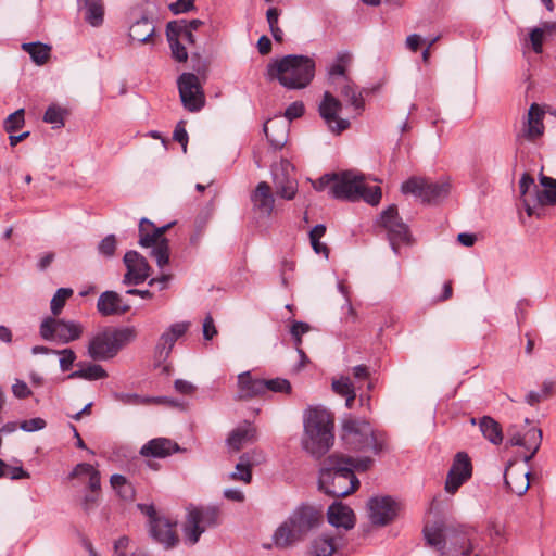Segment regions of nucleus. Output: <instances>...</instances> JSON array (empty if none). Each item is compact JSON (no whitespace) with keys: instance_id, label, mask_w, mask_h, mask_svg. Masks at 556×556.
<instances>
[{"instance_id":"1","label":"nucleus","mask_w":556,"mask_h":556,"mask_svg":"<svg viewBox=\"0 0 556 556\" xmlns=\"http://www.w3.org/2000/svg\"><path fill=\"white\" fill-rule=\"evenodd\" d=\"M323 521V514L309 505L296 507L288 518L279 525L273 534V543L277 548L295 546Z\"/></svg>"},{"instance_id":"2","label":"nucleus","mask_w":556,"mask_h":556,"mask_svg":"<svg viewBox=\"0 0 556 556\" xmlns=\"http://www.w3.org/2000/svg\"><path fill=\"white\" fill-rule=\"evenodd\" d=\"M319 489L334 497L352 494L359 486L353 471V457L330 455L319 471Z\"/></svg>"},{"instance_id":"3","label":"nucleus","mask_w":556,"mask_h":556,"mask_svg":"<svg viewBox=\"0 0 556 556\" xmlns=\"http://www.w3.org/2000/svg\"><path fill=\"white\" fill-rule=\"evenodd\" d=\"M333 419L324 408L306 410L304 416L303 448L314 457L325 455L333 444Z\"/></svg>"},{"instance_id":"4","label":"nucleus","mask_w":556,"mask_h":556,"mask_svg":"<svg viewBox=\"0 0 556 556\" xmlns=\"http://www.w3.org/2000/svg\"><path fill=\"white\" fill-rule=\"evenodd\" d=\"M267 75L287 89H303L315 76V62L305 55L289 54L269 63Z\"/></svg>"},{"instance_id":"5","label":"nucleus","mask_w":556,"mask_h":556,"mask_svg":"<svg viewBox=\"0 0 556 556\" xmlns=\"http://www.w3.org/2000/svg\"><path fill=\"white\" fill-rule=\"evenodd\" d=\"M342 440L352 451L380 454L386 447V435L376 431L365 419L348 416L342 421Z\"/></svg>"},{"instance_id":"6","label":"nucleus","mask_w":556,"mask_h":556,"mask_svg":"<svg viewBox=\"0 0 556 556\" xmlns=\"http://www.w3.org/2000/svg\"><path fill=\"white\" fill-rule=\"evenodd\" d=\"M138 336L134 326L105 329L91 338L88 344V355L94 361H106L136 340Z\"/></svg>"},{"instance_id":"7","label":"nucleus","mask_w":556,"mask_h":556,"mask_svg":"<svg viewBox=\"0 0 556 556\" xmlns=\"http://www.w3.org/2000/svg\"><path fill=\"white\" fill-rule=\"evenodd\" d=\"M220 521V509L217 506H191L188 508L187 520L184 525L185 541L194 545L201 534Z\"/></svg>"},{"instance_id":"8","label":"nucleus","mask_w":556,"mask_h":556,"mask_svg":"<svg viewBox=\"0 0 556 556\" xmlns=\"http://www.w3.org/2000/svg\"><path fill=\"white\" fill-rule=\"evenodd\" d=\"M70 479H77L80 482L87 481L89 492L80 498L79 505L86 514H90L99 505L101 490L100 472L92 465L80 463L74 467L70 473Z\"/></svg>"},{"instance_id":"9","label":"nucleus","mask_w":556,"mask_h":556,"mask_svg":"<svg viewBox=\"0 0 556 556\" xmlns=\"http://www.w3.org/2000/svg\"><path fill=\"white\" fill-rule=\"evenodd\" d=\"M84 328L74 320H64L47 317L40 325V336L48 341H58L66 344L80 338Z\"/></svg>"},{"instance_id":"10","label":"nucleus","mask_w":556,"mask_h":556,"mask_svg":"<svg viewBox=\"0 0 556 556\" xmlns=\"http://www.w3.org/2000/svg\"><path fill=\"white\" fill-rule=\"evenodd\" d=\"M380 225L387 231L390 245L395 254L399 253L400 243H409L412 241L409 228L400 217L395 204H391L382 211L380 214Z\"/></svg>"},{"instance_id":"11","label":"nucleus","mask_w":556,"mask_h":556,"mask_svg":"<svg viewBox=\"0 0 556 556\" xmlns=\"http://www.w3.org/2000/svg\"><path fill=\"white\" fill-rule=\"evenodd\" d=\"M401 191L431 203L445 198L450 192V185L444 181L432 182L425 178L412 177L402 184Z\"/></svg>"},{"instance_id":"12","label":"nucleus","mask_w":556,"mask_h":556,"mask_svg":"<svg viewBox=\"0 0 556 556\" xmlns=\"http://www.w3.org/2000/svg\"><path fill=\"white\" fill-rule=\"evenodd\" d=\"M142 514L149 517V527L151 536L165 547H173L178 539L173 530V525L168 519L159 517L153 505L138 504Z\"/></svg>"},{"instance_id":"13","label":"nucleus","mask_w":556,"mask_h":556,"mask_svg":"<svg viewBox=\"0 0 556 556\" xmlns=\"http://www.w3.org/2000/svg\"><path fill=\"white\" fill-rule=\"evenodd\" d=\"M364 179V175L356 170L336 173L334 184L331 186V197L338 200L358 201Z\"/></svg>"},{"instance_id":"14","label":"nucleus","mask_w":556,"mask_h":556,"mask_svg":"<svg viewBox=\"0 0 556 556\" xmlns=\"http://www.w3.org/2000/svg\"><path fill=\"white\" fill-rule=\"evenodd\" d=\"M178 89L181 102L188 111L198 112L204 106L205 97L195 74H181L178 78Z\"/></svg>"},{"instance_id":"15","label":"nucleus","mask_w":556,"mask_h":556,"mask_svg":"<svg viewBox=\"0 0 556 556\" xmlns=\"http://www.w3.org/2000/svg\"><path fill=\"white\" fill-rule=\"evenodd\" d=\"M341 110V101L330 91H325L318 105V112L328 129L336 135L341 134L350 127V121L339 116Z\"/></svg>"},{"instance_id":"16","label":"nucleus","mask_w":556,"mask_h":556,"mask_svg":"<svg viewBox=\"0 0 556 556\" xmlns=\"http://www.w3.org/2000/svg\"><path fill=\"white\" fill-rule=\"evenodd\" d=\"M507 444L510 446H521L529 453L523 456V462L529 463L540 450L542 444V430L535 427L521 432L516 426L507 429Z\"/></svg>"},{"instance_id":"17","label":"nucleus","mask_w":556,"mask_h":556,"mask_svg":"<svg viewBox=\"0 0 556 556\" xmlns=\"http://www.w3.org/2000/svg\"><path fill=\"white\" fill-rule=\"evenodd\" d=\"M271 173L276 193L285 200H292L298 191V181L291 163L282 160L273 167Z\"/></svg>"},{"instance_id":"18","label":"nucleus","mask_w":556,"mask_h":556,"mask_svg":"<svg viewBox=\"0 0 556 556\" xmlns=\"http://www.w3.org/2000/svg\"><path fill=\"white\" fill-rule=\"evenodd\" d=\"M123 261L127 269L123 277L124 285L138 286L150 277L151 266L139 252L134 250L126 252Z\"/></svg>"},{"instance_id":"19","label":"nucleus","mask_w":556,"mask_h":556,"mask_svg":"<svg viewBox=\"0 0 556 556\" xmlns=\"http://www.w3.org/2000/svg\"><path fill=\"white\" fill-rule=\"evenodd\" d=\"M368 516L372 525L387 526L399 511V504L391 496H375L368 503Z\"/></svg>"},{"instance_id":"20","label":"nucleus","mask_w":556,"mask_h":556,"mask_svg":"<svg viewBox=\"0 0 556 556\" xmlns=\"http://www.w3.org/2000/svg\"><path fill=\"white\" fill-rule=\"evenodd\" d=\"M471 473L472 467L468 455L464 452H458L447 473L445 481L446 492L455 493L471 477Z\"/></svg>"},{"instance_id":"21","label":"nucleus","mask_w":556,"mask_h":556,"mask_svg":"<svg viewBox=\"0 0 556 556\" xmlns=\"http://www.w3.org/2000/svg\"><path fill=\"white\" fill-rule=\"evenodd\" d=\"M453 528L452 525H447L444 521H434L427 523L424 528V538L426 544L437 549L441 556H446L447 544L450 542L451 533L450 530Z\"/></svg>"},{"instance_id":"22","label":"nucleus","mask_w":556,"mask_h":556,"mask_svg":"<svg viewBox=\"0 0 556 556\" xmlns=\"http://www.w3.org/2000/svg\"><path fill=\"white\" fill-rule=\"evenodd\" d=\"M97 309L101 316L124 315L130 309V305L124 303L122 296L115 291H104L97 302Z\"/></svg>"},{"instance_id":"23","label":"nucleus","mask_w":556,"mask_h":556,"mask_svg":"<svg viewBox=\"0 0 556 556\" xmlns=\"http://www.w3.org/2000/svg\"><path fill=\"white\" fill-rule=\"evenodd\" d=\"M450 533V547L446 556L470 554L472 551L470 529L465 526H453Z\"/></svg>"},{"instance_id":"24","label":"nucleus","mask_w":556,"mask_h":556,"mask_svg":"<svg viewBox=\"0 0 556 556\" xmlns=\"http://www.w3.org/2000/svg\"><path fill=\"white\" fill-rule=\"evenodd\" d=\"M253 211L260 216L268 217L273 213L275 199L271 188L266 181H261L251 193Z\"/></svg>"},{"instance_id":"25","label":"nucleus","mask_w":556,"mask_h":556,"mask_svg":"<svg viewBox=\"0 0 556 556\" xmlns=\"http://www.w3.org/2000/svg\"><path fill=\"white\" fill-rule=\"evenodd\" d=\"M336 90L345 99L359 115L365 109L363 90L351 78H343V81H336Z\"/></svg>"},{"instance_id":"26","label":"nucleus","mask_w":556,"mask_h":556,"mask_svg":"<svg viewBox=\"0 0 556 556\" xmlns=\"http://www.w3.org/2000/svg\"><path fill=\"white\" fill-rule=\"evenodd\" d=\"M180 450L179 445L167 438H155L148 441L140 448L143 457L165 458Z\"/></svg>"},{"instance_id":"27","label":"nucleus","mask_w":556,"mask_h":556,"mask_svg":"<svg viewBox=\"0 0 556 556\" xmlns=\"http://www.w3.org/2000/svg\"><path fill=\"white\" fill-rule=\"evenodd\" d=\"M264 379L255 378L251 371H244L238 375V400H249L265 394Z\"/></svg>"},{"instance_id":"28","label":"nucleus","mask_w":556,"mask_h":556,"mask_svg":"<svg viewBox=\"0 0 556 556\" xmlns=\"http://www.w3.org/2000/svg\"><path fill=\"white\" fill-rule=\"evenodd\" d=\"M255 428L249 422H244V425L237 427L226 439L228 451L230 453L239 452L248 443H252L255 440Z\"/></svg>"},{"instance_id":"29","label":"nucleus","mask_w":556,"mask_h":556,"mask_svg":"<svg viewBox=\"0 0 556 556\" xmlns=\"http://www.w3.org/2000/svg\"><path fill=\"white\" fill-rule=\"evenodd\" d=\"M189 328V323L173 324L166 331L162 333L156 344L159 355L168 356L175 342L186 333Z\"/></svg>"},{"instance_id":"30","label":"nucleus","mask_w":556,"mask_h":556,"mask_svg":"<svg viewBox=\"0 0 556 556\" xmlns=\"http://www.w3.org/2000/svg\"><path fill=\"white\" fill-rule=\"evenodd\" d=\"M327 517L329 523L337 528L342 527L349 530L355 525L353 510L340 502H336L329 506Z\"/></svg>"},{"instance_id":"31","label":"nucleus","mask_w":556,"mask_h":556,"mask_svg":"<svg viewBox=\"0 0 556 556\" xmlns=\"http://www.w3.org/2000/svg\"><path fill=\"white\" fill-rule=\"evenodd\" d=\"M514 465H515V460L508 462V464L505 468V472H504V481H505V485L508 491L520 496V495L525 494L530 486V481H529L530 472L529 471H520L517 475L510 473L509 470Z\"/></svg>"},{"instance_id":"32","label":"nucleus","mask_w":556,"mask_h":556,"mask_svg":"<svg viewBox=\"0 0 556 556\" xmlns=\"http://www.w3.org/2000/svg\"><path fill=\"white\" fill-rule=\"evenodd\" d=\"M263 129L274 148L280 149L287 142L288 124L280 118L268 119Z\"/></svg>"},{"instance_id":"33","label":"nucleus","mask_w":556,"mask_h":556,"mask_svg":"<svg viewBox=\"0 0 556 556\" xmlns=\"http://www.w3.org/2000/svg\"><path fill=\"white\" fill-rule=\"evenodd\" d=\"M543 117L544 111L536 103H532L528 111V126L525 130L528 138L533 139L543 134Z\"/></svg>"},{"instance_id":"34","label":"nucleus","mask_w":556,"mask_h":556,"mask_svg":"<svg viewBox=\"0 0 556 556\" xmlns=\"http://www.w3.org/2000/svg\"><path fill=\"white\" fill-rule=\"evenodd\" d=\"M155 28L148 17H141L131 24L129 28V38L132 41L139 43L148 42V40L154 35Z\"/></svg>"},{"instance_id":"35","label":"nucleus","mask_w":556,"mask_h":556,"mask_svg":"<svg viewBox=\"0 0 556 556\" xmlns=\"http://www.w3.org/2000/svg\"><path fill=\"white\" fill-rule=\"evenodd\" d=\"M178 24L168 23L166 26V37L169 43V48L172 51V56L177 62H186L188 60V52L186 47L181 43V40L176 37V28H178Z\"/></svg>"},{"instance_id":"36","label":"nucleus","mask_w":556,"mask_h":556,"mask_svg":"<svg viewBox=\"0 0 556 556\" xmlns=\"http://www.w3.org/2000/svg\"><path fill=\"white\" fill-rule=\"evenodd\" d=\"M352 62V55L349 52H339L336 62L328 68L329 79L333 85L336 81H343V78H350L346 75V67Z\"/></svg>"},{"instance_id":"37","label":"nucleus","mask_w":556,"mask_h":556,"mask_svg":"<svg viewBox=\"0 0 556 556\" xmlns=\"http://www.w3.org/2000/svg\"><path fill=\"white\" fill-rule=\"evenodd\" d=\"M336 549L333 538L321 534L311 542L308 554L309 556H332Z\"/></svg>"},{"instance_id":"38","label":"nucleus","mask_w":556,"mask_h":556,"mask_svg":"<svg viewBox=\"0 0 556 556\" xmlns=\"http://www.w3.org/2000/svg\"><path fill=\"white\" fill-rule=\"evenodd\" d=\"M480 430L483 437L492 444L498 445L503 441V433L501 425L492 417L484 416L479 422Z\"/></svg>"},{"instance_id":"39","label":"nucleus","mask_w":556,"mask_h":556,"mask_svg":"<svg viewBox=\"0 0 556 556\" xmlns=\"http://www.w3.org/2000/svg\"><path fill=\"white\" fill-rule=\"evenodd\" d=\"M540 182L544 189L542 191L538 190V203L541 205L556 204V178L541 175Z\"/></svg>"},{"instance_id":"40","label":"nucleus","mask_w":556,"mask_h":556,"mask_svg":"<svg viewBox=\"0 0 556 556\" xmlns=\"http://www.w3.org/2000/svg\"><path fill=\"white\" fill-rule=\"evenodd\" d=\"M22 49L27 52L31 60L38 64L43 65L50 58L51 47L42 42H25Z\"/></svg>"},{"instance_id":"41","label":"nucleus","mask_w":556,"mask_h":556,"mask_svg":"<svg viewBox=\"0 0 556 556\" xmlns=\"http://www.w3.org/2000/svg\"><path fill=\"white\" fill-rule=\"evenodd\" d=\"M108 377L106 370L98 364H89L68 375V379H85L88 381L101 380Z\"/></svg>"},{"instance_id":"42","label":"nucleus","mask_w":556,"mask_h":556,"mask_svg":"<svg viewBox=\"0 0 556 556\" xmlns=\"http://www.w3.org/2000/svg\"><path fill=\"white\" fill-rule=\"evenodd\" d=\"M85 7V20L88 24L93 27H98L102 25L104 17V8L102 0H98L94 2H88L84 4Z\"/></svg>"},{"instance_id":"43","label":"nucleus","mask_w":556,"mask_h":556,"mask_svg":"<svg viewBox=\"0 0 556 556\" xmlns=\"http://www.w3.org/2000/svg\"><path fill=\"white\" fill-rule=\"evenodd\" d=\"M556 29V23H544L542 27H534L530 34L529 39L532 46V49L535 53H541L543 51V39L546 33H551Z\"/></svg>"},{"instance_id":"44","label":"nucleus","mask_w":556,"mask_h":556,"mask_svg":"<svg viewBox=\"0 0 556 556\" xmlns=\"http://www.w3.org/2000/svg\"><path fill=\"white\" fill-rule=\"evenodd\" d=\"M112 488L118 493L124 500H132L135 490L130 482L123 475H112L110 479Z\"/></svg>"},{"instance_id":"45","label":"nucleus","mask_w":556,"mask_h":556,"mask_svg":"<svg viewBox=\"0 0 556 556\" xmlns=\"http://www.w3.org/2000/svg\"><path fill=\"white\" fill-rule=\"evenodd\" d=\"M155 226L148 218H142L139 223V244L143 248H150L156 243V235H154Z\"/></svg>"},{"instance_id":"46","label":"nucleus","mask_w":556,"mask_h":556,"mask_svg":"<svg viewBox=\"0 0 556 556\" xmlns=\"http://www.w3.org/2000/svg\"><path fill=\"white\" fill-rule=\"evenodd\" d=\"M152 247L151 255L155 258L157 266L163 268L169 263L170 250L168 239L163 238Z\"/></svg>"},{"instance_id":"47","label":"nucleus","mask_w":556,"mask_h":556,"mask_svg":"<svg viewBox=\"0 0 556 556\" xmlns=\"http://www.w3.org/2000/svg\"><path fill=\"white\" fill-rule=\"evenodd\" d=\"M325 232L326 226L323 224H318L309 231V240L315 253L323 254L327 258L329 250L325 243L320 242V238L325 235Z\"/></svg>"},{"instance_id":"48","label":"nucleus","mask_w":556,"mask_h":556,"mask_svg":"<svg viewBox=\"0 0 556 556\" xmlns=\"http://www.w3.org/2000/svg\"><path fill=\"white\" fill-rule=\"evenodd\" d=\"M72 295L73 290L71 288H60L56 290L50 303V308L54 316H58L62 312L67 299Z\"/></svg>"},{"instance_id":"49","label":"nucleus","mask_w":556,"mask_h":556,"mask_svg":"<svg viewBox=\"0 0 556 556\" xmlns=\"http://www.w3.org/2000/svg\"><path fill=\"white\" fill-rule=\"evenodd\" d=\"M264 384L265 394L267 392L289 394L292 389L290 381L283 378L264 379Z\"/></svg>"},{"instance_id":"50","label":"nucleus","mask_w":556,"mask_h":556,"mask_svg":"<svg viewBox=\"0 0 556 556\" xmlns=\"http://www.w3.org/2000/svg\"><path fill=\"white\" fill-rule=\"evenodd\" d=\"M64 113L65 111L56 105H50L43 115V121L48 124L53 125V128H60L64 126Z\"/></svg>"},{"instance_id":"51","label":"nucleus","mask_w":556,"mask_h":556,"mask_svg":"<svg viewBox=\"0 0 556 556\" xmlns=\"http://www.w3.org/2000/svg\"><path fill=\"white\" fill-rule=\"evenodd\" d=\"M252 468L247 462L242 460L240 456L238 464L236 465L235 471L229 475V478L233 481H242L250 483L252 480Z\"/></svg>"},{"instance_id":"52","label":"nucleus","mask_w":556,"mask_h":556,"mask_svg":"<svg viewBox=\"0 0 556 556\" xmlns=\"http://www.w3.org/2000/svg\"><path fill=\"white\" fill-rule=\"evenodd\" d=\"M359 200L363 199L366 203L370 205L379 204L382 192L381 188L378 186L366 187L364 180H362Z\"/></svg>"},{"instance_id":"53","label":"nucleus","mask_w":556,"mask_h":556,"mask_svg":"<svg viewBox=\"0 0 556 556\" xmlns=\"http://www.w3.org/2000/svg\"><path fill=\"white\" fill-rule=\"evenodd\" d=\"M24 123V110L20 109L5 118L3 127L7 132H13L22 128Z\"/></svg>"},{"instance_id":"54","label":"nucleus","mask_w":556,"mask_h":556,"mask_svg":"<svg viewBox=\"0 0 556 556\" xmlns=\"http://www.w3.org/2000/svg\"><path fill=\"white\" fill-rule=\"evenodd\" d=\"M332 389L337 394L341 396L356 393L355 387L353 386L351 379L344 376H341L339 379L332 381Z\"/></svg>"},{"instance_id":"55","label":"nucleus","mask_w":556,"mask_h":556,"mask_svg":"<svg viewBox=\"0 0 556 556\" xmlns=\"http://www.w3.org/2000/svg\"><path fill=\"white\" fill-rule=\"evenodd\" d=\"M114 399L125 405H142L152 403L151 397H142L136 393H114Z\"/></svg>"},{"instance_id":"56","label":"nucleus","mask_w":556,"mask_h":556,"mask_svg":"<svg viewBox=\"0 0 556 556\" xmlns=\"http://www.w3.org/2000/svg\"><path fill=\"white\" fill-rule=\"evenodd\" d=\"M116 245V237L114 235H108L98 244V252L105 257H112L115 253Z\"/></svg>"},{"instance_id":"57","label":"nucleus","mask_w":556,"mask_h":556,"mask_svg":"<svg viewBox=\"0 0 556 556\" xmlns=\"http://www.w3.org/2000/svg\"><path fill=\"white\" fill-rule=\"evenodd\" d=\"M170 23H176L179 26L175 29L176 37H178L181 41L188 42L189 45L195 43L193 31L187 29L186 20L172 21Z\"/></svg>"},{"instance_id":"58","label":"nucleus","mask_w":556,"mask_h":556,"mask_svg":"<svg viewBox=\"0 0 556 556\" xmlns=\"http://www.w3.org/2000/svg\"><path fill=\"white\" fill-rule=\"evenodd\" d=\"M54 353L59 354L60 357V367L63 371H67L76 359V354L71 349H64L61 351H55Z\"/></svg>"},{"instance_id":"59","label":"nucleus","mask_w":556,"mask_h":556,"mask_svg":"<svg viewBox=\"0 0 556 556\" xmlns=\"http://www.w3.org/2000/svg\"><path fill=\"white\" fill-rule=\"evenodd\" d=\"M336 173H329L321 176L319 179L313 182V187L316 191H324L329 188V194L331 195V186L334 184Z\"/></svg>"},{"instance_id":"60","label":"nucleus","mask_w":556,"mask_h":556,"mask_svg":"<svg viewBox=\"0 0 556 556\" xmlns=\"http://www.w3.org/2000/svg\"><path fill=\"white\" fill-rule=\"evenodd\" d=\"M305 108L303 102L295 101L291 103L285 111V117L288 119V122H291L295 118L301 117L304 114Z\"/></svg>"},{"instance_id":"61","label":"nucleus","mask_w":556,"mask_h":556,"mask_svg":"<svg viewBox=\"0 0 556 556\" xmlns=\"http://www.w3.org/2000/svg\"><path fill=\"white\" fill-rule=\"evenodd\" d=\"M195 0H177L169 4V10L174 14L186 13L194 9Z\"/></svg>"},{"instance_id":"62","label":"nucleus","mask_w":556,"mask_h":556,"mask_svg":"<svg viewBox=\"0 0 556 556\" xmlns=\"http://www.w3.org/2000/svg\"><path fill=\"white\" fill-rule=\"evenodd\" d=\"M45 427H46V421L40 417L24 420L20 425V428L26 432L38 431V430L43 429Z\"/></svg>"},{"instance_id":"63","label":"nucleus","mask_w":556,"mask_h":556,"mask_svg":"<svg viewBox=\"0 0 556 556\" xmlns=\"http://www.w3.org/2000/svg\"><path fill=\"white\" fill-rule=\"evenodd\" d=\"M241 457L242 460L247 462L251 468L255 465H260L264 460V454L257 450L243 453Z\"/></svg>"},{"instance_id":"64","label":"nucleus","mask_w":556,"mask_h":556,"mask_svg":"<svg viewBox=\"0 0 556 556\" xmlns=\"http://www.w3.org/2000/svg\"><path fill=\"white\" fill-rule=\"evenodd\" d=\"M174 388L178 393L185 395H190L194 393L197 390V387L193 383L184 379L175 380Z\"/></svg>"}]
</instances>
